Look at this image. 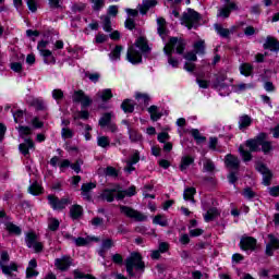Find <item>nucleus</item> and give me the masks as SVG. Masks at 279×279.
I'll use <instances>...</instances> for the list:
<instances>
[{
	"label": "nucleus",
	"mask_w": 279,
	"mask_h": 279,
	"mask_svg": "<svg viewBox=\"0 0 279 279\" xmlns=\"http://www.w3.org/2000/svg\"><path fill=\"white\" fill-rule=\"evenodd\" d=\"M157 32L162 40L169 36V29H167V21L162 17L157 19Z\"/></svg>",
	"instance_id": "20"
},
{
	"label": "nucleus",
	"mask_w": 279,
	"mask_h": 279,
	"mask_svg": "<svg viewBox=\"0 0 279 279\" xmlns=\"http://www.w3.org/2000/svg\"><path fill=\"white\" fill-rule=\"evenodd\" d=\"M25 243L29 250H34L38 254V252H43V242L38 240V235L34 231H29L25 234Z\"/></svg>",
	"instance_id": "8"
},
{
	"label": "nucleus",
	"mask_w": 279,
	"mask_h": 279,
	"mask_svg": "<svg viewBox=\"0 0 279 279\" xmlns=\"http://www.w3.org/2000/svg\"><path fill=\"white\" fill-rule=\"evenodd\" d=\"M72 101L74 104H81V108H88L93 105V99L84 93V90H75L72 95Z\"/></svg>",
	"instance_id": "11"
},
{
	"label": "nucleus",
	"mask_w": 279,
	"mask_h": 279,
	"mask_svg": "<svg viewBox=\"0 0 279 279\" xmlns=\"http://www.w3.org/2000/svg\"><path fill=\"white\" fill-rule=\"evenodd\" d=\"M266 49H270V51H279V43L278 40L268 37L265 44Z\"/></svg>",
	"instance_id": "33"
},
{
	"label": "nucleus",
	"mask_w": 279,
	"mask_h": 279,
	"mask_svg": "<svg viewBox=\"0 0 279 279\" xmlns=\"http://www.w3.org/2000/svg\"><path fill=\"white\" fill-rule=\"evenodd\" d=\"M195 193H196L195 187H187L183 193V197L186 202H192V204H195V198H193Z\"/></svg>",
	"instance_id": "35"
},
{
	"label": "nucleus",
	"mask_w": 279,
	"mask_h": 279,
	"mask_svg": "<svg viewBox=\"0 0 279 279\" xmlns=\"http://www.w3.org/2000/svg\"><path fill=\"white\" fill-rule=\"evenodd\" d=\"M150 51L147 39L140 37L136 39L133 46H130L126 52V60L131 64H141L143 62V56H147Z\"/></svg>",
	"instance_id": "1"
},
{
	"label": "nucleus",
	"mask_w": 279,
	"mask_h": 279,
	"mask_svg": "<svg viewBox=\"0 0 279 279\" xmlns=\"http://www.w3.org/2000/svg\"><path fill=\"white\" fill-rule=\"evenodd\" d=\"M158 5V1L156 0H143L142 4H138V10L141 14H147L151 8H156Z\"/></svg>",
	"instance_id": "21"
},
{
	"label": "nucleus",
	"mask_w": 279,
	"mask_h": 279,
	"mask_svg": "<svg viewBox=\"0 0 279 279\" xmlns=\"http://www.w3.org/2000/svg\"><path fill=\"white\" fill-rule=\"evenodd\" d=\"M140 160H141V153L138 150H133L129 160H126V167L124 168V171L126 173H132V171L136 169L134 168V165H137Z\"/></svg>",
	"instance_id": "14"
},
{
	"label": "nucleus",
	"mask_w": 279,
	"mask_h": 279,
	"mask_svg": "<svg viewBox=\"0 0 279 279\" xmlns=\"http://www.w3.org/2000/svg\"><path fill=\"white\" fill-rule=\"evenodd\" d=\"M39 53L43 56L45 64H56V57H53L51 50H40Z\"/></svg>",
	"instance_id": "25"
},
{
	"label": "nucleus",
	"mask_w": 279,
	"mask_h": 279,
	"mask_svg": "<svg viewBox=\"0 0 279 279\" xmlns=\"http://www.w3.org/2000/svg\"><path fill=\"white\" fill-rule=\"evenodd\" d=\"M184 58H185V60H187L184 64L185 71H187L189 73H193V71H195V63H192V62L197 61V53L196 52H187L184 56Z\"/></svg>",
	"instance_id": "18"
},
{
	"label": "nucleus",
	"mask_w": 279,
	"mask_h": 279,
	"mask_svg": "<svg viewBox=\"0 0 279 279\" xmlns=\"http://www.w3.org/2000/svg\"><path fill=\"white\" fill-rule=\"evenodd\" d=\"M126 271L131 278H141L143 271H145V263H143V257L138 253H132L125 262Z\"/></svg>",
	"instance_id": "3"
},
{
	"label": "nucleus",
	"mask_w": 279,
	"mask_h": 279,
	"mask_svg": "<svg viewBox=\"0 0 279 279\" xmlns=\"http://www.w3.org/2000/svg\"><path fill=\"white\" fill-rule=\"evenodd\" d=\"M64 98V92L62 89H53L52 90V99L56 101H60V99Z\"/></svg>",
	"instance_id": "53"
},
{
	"label": "nucleus",
	"mask_w": 279,
	"mask_h": 279,
	"mask_svg": "<svg viewBox=\"0 0 279 279\" xmlns=\"http://www.w3.org/2000/svg\"><path fill=\"white\" fill-rule=\"evenodd\" d=\"M113 245H114V242H112L111 239L104 240L101 244V248L98 252L99 256L104 257V252H106V250H110V247H112Z\"/></svg>",
	"instance_id": "37"
},
{
	"label": "nucleus",
	"mask_w": 279,
	"mask_h": 279,
	"mask_svg": "<svg viewBox=\"0 0 279 279\" xmlns=\"http://www.w3.org/2000/svg\"><path fill=\"white\" fill-rule=\"evenodd\" d=\"M84 165V161L77 160L75 163H70V167L75 173H80L82 171V166Z\"/></svg>",
	"instance_id": "60"
},
{
	"label": "nucleus",
	"mask_w": 279,
	"mask_h": 279,
	"mask_svg": "<svg viewBox=\"0 0 279 279\" xmlns=\"http://www.w3.org/2000/svg\"><path fill=\"white\" fill-rule=\"evenodd\" d=\"M193 162H195V159H193V157H191V156H183L181 158L180 170L181 171H186V169H189V166L193 165Z\"/></svg>",
	"instance_id": "31"
},
{
	"label": "nucleus",
	"mask_w": 279,
	"mask_h": 279,
	"mask_svg": "<svg viewBox=\"0 0 279 279\" xmlns=\"http://www.w3.org/2000/svg\"><path fill=\"white\" fill-rule=\"evenodd\" d=\"M265 138L267 137H262L259 147H262L264 154H269L272 149L271 142H265Z\"/></svg>",
	"instance_id": "45"
},
{
	"label": "nucleus",
	"mask_w": 279,
	"mask_h": 279,
	"mask_svg": "<svg viewBox=\"0 0 279 279\" xmlns=\"http://www.w3.org/2000/svg\"><path fill=\"white\" fill-rule=\"evenodd\" d=\"M71 265H73V258H71V256L63 255L61 258H57L54 260V266L60 271L69 270V267H71Z\"/></svg>",
	"instance_id": "13"
},
{
	"label": "nucleus",
	"mask_w": 279,
	"mask_h": 279,
	"mask_svg": "<svg viewBox=\"0 0 279 279\" xmlns=\"http://www.w3.org/2000/svg\"><path fill=\"white\" fill-rule=\"evenodd\" d=\"M121 108L123 112H134V104L130 99L124 100L121 105Z\"/></svg>",
	"instance_id": "41"
},
{
	"label": "nucleus",
	"mask_w": 279,
	"mask_h": 279,
	"mask_svg": "<svg viewBox=\"0 0 279 279\" xmlns=\"http://www.w3.org/2000/svg\"><path fill=\"white\" fill-rule=\"evenodd\" d=\"M203 167L204 171H215V163L209 159L204 160Z\"/></svg>",
	"instance_id": "55"
},
{
	"label": "nucleus",
	"mask_w": 279,
	"mask_h": 279,
	"mask_svg": "<svg viewBox=\"0 0 279 279\" xmlns=\"http://www.w3.org/2000/svg\"><path fill=\"white\" fill-rule=\"evenodd\" d=\"M84 213V209L82 208V206L80 205H73L71 208H70V216L73 218V219H80V217L83 215Z\"/></svg>",
	"instance_id": "32"
},
{
	"label": "nucleus",
	"mask_w": 279,
	"mask_h": 279,
	"mask_svg": "<svg viewBox=\"0 0 279 279\" xmlns=\"http://www.w3.org/2000/svg\"><path fill=\"white\" fill-rule=\"evenodd\" d=\"M135 99H137L138 104H147L149 101V96H147V94L136 93Z\"/></svg>",
	"instance_id": "51"
},
{
	"label": "nucleus",
	"mask_w": 279,
	"mask_h": 279,
	"mask_svg": "<svg viewBox=\"0 0 279 279\" xmlns=\"http://www.w3.org/2000/svg\"><path fill=\"white\" fill-rule=\"evenodd\" d=\"M10 69L14 71V73H21V71H23V64L21 62H12Z\"/></svg>",
	"instance_id": "59"
},
{
	"label": "nucleus",
	"mask_w": 279,
	"mask_h": 279,
	"mask_svg": "<svg viewBox=\"0 0 279 279\" xmlns=\"http://www.w3.org/2000/svg\"><path fill=\"white\" fill-rule=\"evenodd\" d=\"M15 123H23V110L12 111Z\"/></svg>",
	"instance_id": "54"
},
{
	"label": "nucleus",
	"mask_w": 279,
	"mask_h": 279,
	"mask_svg": "<svg viewBox=\"0 0 279 279\" xmlns=\"http://www.w3.org/2000/svg\"><path fill=\"white\" fill-rule=\"evenodd\" d=\"M97 145L102 148L110 147V138L108 136H98Z\"/></svg>",
	"instance_id": "44"
},
{
	"label": "nucleus",
	"mask_w": 279,
	"mask_h": 279,
	"mask_svg": "<svg viewBox=\"0 0 279 279\" xmlns=\"http://www.w3.org/2000/svg\"><path fill=\"white\" fill-rule=\"evenodd\" d=\"M243 196H244L246 199H254V197H256V193H255L254 191H252V189L246 187V189H244V191H243Z\"/></svg>",
	"instance_id": "57"
},
{
	"label": "nucleus",
	"mask_w": 279,
	"mask_h": 279,
	"mask_svg": "<svg viewBox=\"0 0 279 279\" xmlns=\"http://www.w3.org/2000/svg\"><path fill=\"white\" fill-rule=\"evenodd\" d=\"M240 247L241 250H244V252H254L256 250V239L252 236H242Z\"/></svg>",
	"instance_id": "12"
},
{
	"label": "nucleus",
	"mask_w": 279,
	"mask_h": 279,
	"mask_svg": "<svg viewBox=\"0 0 279 279\" xmlns=\"http://www.w3.org/2000/svg\"><path fill=\"white\" fill-rule=\"evenodd\" d=\"M7 230L11 232L12 234H21V228L16 225L9 223L7 226Z\"/></svg>",
	"instance_id": "56"
},
{
	"label": "nucleus",
	"mask_w": 279,
	"mask_h": 279,
	"mask_svg": "<svg viewBox=\"0 0 279 279\" xmlns=\"http://www.w3.org/2000/svg\"><path fill=\"white\" fill-rule=\"evenodd\" d=\"M190 133L192 134L196 143H204V141H206V137L202 136V134L199 133V130L197 129L191 130Z\"/></svg>",
	"instance_id": "46"
},
{
	"label": "nucleus",
	"mask_w": 279,
	"mask_h": 279,
	"mask_svg": "<svg viewBox=\"0 0 279 279\" xmlns=\"http://www.w3.org/2000/svg\"><path fill=\"white\" fill-rule=\"evenodd\" d=\"M19 149L21 154L24 155V158H29V151H34L36 146H34V141L26 138L24 143L20 144Z\"/></svg>",
	"instance_id": "17"
},
{
	"label": "nucleus",
	"mask_w": 279,
	"mask_h": 279,
	"mask_svg": "<svg viewBox=\"0 0 279 279\" xmlns=\"http://www.w3.org/2000/svg\"><path fill=\"white\" fill-rule=\"evenodd\" d=\"M214 86L221 97H227V95H230V87H228L226 83L216 81Z\"/></svg>",
	"instance_id": "24"
},
{
	"label": "nucleus",
	"mask_w": 279,
	"mask_h": 279,
	"mask_svg": "<svg viewBox=\"0 0 279 279\" xmlns=\"http://www.w3.org/2000/svg\"><path fill=\"white\" fill-rule=\"evenodd\" d=\"M104 31L105 32H112V26L110 25V16L105 15L101 17Z\"/></svg>",
	"instance_id": "49"
},
{
	"label": "nucleus",
	"mask_w": 279,
	"mask_h": 279,
	"mask_svg": "<svg viewBox=\"0 0 279 279\" xmlns=\"http://www.w3.org/2000/svg\"><path fill=\"white\" fill-rule=\"evenodd\" d=\"M197 23H199V13L193 9H187V12L183 13L181 24L185 25L187 29H193V27H196Z\"/></svg>",
	"instance_id": "7"
},
{
	"label": "nucleus",
	"mask_w": 279,
	"mask_h": 279,
	"mask_svg": "<svg viewBox=\"0 0 279 279\" xmlns=\"http://www.w3.org/2000/svg\"><path fill=\"white\" fill-rule=\"evenodd\" d=\"M95 186H97L95 183H86L82 185V197L84 199H90V191H93V189H95Z\"/></svg>",
	"instance_id": "27"
},
{
	"label": "nucleus",
	"mask_w": 279,
	"mask_h": 279,
	"mask_svg": "<svg viewBox=\"0 0 279 279\" xmlns=\"http://www.w3.org/2000/svg\"><path fill=\"white\" fill-rule=\"evenodd\" d=\"M252 125V118L247 114L240 117L239 119V128L240 130H246Z\"/></svg>",
	"instance_id": "29"
},
{
	"label": "nucleus",
	"mask_w": 279,
	"mask_h": 279,
	"mask_svg": "<svg viewBox=\"0 0 279 279\" xmlns=\"http://www.w3.org/2000/svg\"><path fill=\"white\" fill-rule=\"evenodd\" d=\"M33 106L37 109V110H45V108H47V106L45 105V101L40 98H36L33 100Z\"/></svg>",
	"instance_id": "52"
},
{
	"label": "nucleus",
	"mask_w": 279,
	"mask_h": 279,
	"mask_svg": "<svg viewBox=\"0 0 279 279\" xmlns=\"http://www.w3.org/2000/svg\"><path fill=\"white\" fill-rule=\"evenodd\" d=\"M205 49H206V45L204 44V40H198L194 44V51L198 56H204Z\"/></svg>",
	"instance_id": "38"
},
{
	"label": "nucleus",
	"mask_w": 279,
	"mask_h": 279,
	"mask_svg": "<svg viewBox=\"0 0 279 279\" xmlns=\"http://www.w3.org/2000/svg\"><path fill=\"white\" fill-rule=\"evenodd\" d=\"M129 136H130V140H131L133 143H137V141H141V138H143V136L141 135V133H137L136 131L130 130V129H129Z\"/></svg>",
	"instance_id": "50"
},
{
	"label": "nucleus",
	"mask_w": 279,
	"mask_h": 279,
	"mask_svg": "<svg viewBox=\"0 0 279 279\" xmlns=\"http://www.w3.org/2000/svg\"><path fill=\"white\" fill-rule=\"evenodd\" d=\"M153 223H155L156 226H161L162 228H167V226H169L167 217L162 215L155 216V218L153 219Z\"/></svg>",
	"instance_id": "36"
},
{
	"label": "nucleus",
	"mask_w": 279,
	"mask_h": 279,
	"mask_svg": "<svg viewBox=\"0 0 279 279\" xmlns=\"http://www.w3.org/2000/svg\"><path fill=\"white\" fill-rule=\"evenodd\" d=\"M217 215H219V210H217V208H211L204 215V219L207 222L213 221Z\"/></svg>",
	"instance_id": "42"
},
{
	"label": "nucleus",
	"mask_w": 279,
	"mask_h": 279,
	"mask_svg": "<svg viewBox=\"0 0 279 279\" xmlns=\"http://www.w3.org/2000/svg\"><path fill=\"white\" fill-rule=\"evenodd\" d=\"M215 29L219 36H222V38H228V36H230V31H228V28H223L221 25L216 24Z\"/></svg>",
	"instance_id": "47"
},
{
	"label": "nucleus",
	"mask_w": 279,
	"mask_h": 279,
	"mask_svg": "<svg viewBox=\"0 0 279 279\" xmlns=\"http://www.w3.org/2000/svg\"><path fill=\"white\" fill-rule=\"evenodd\" d=\"M170 138L171 136H169V133L167 132H161L157 136L159 143H167V141H169Z\"/></svg>",
	"instance_id": "61"
},
{
	"label": "nucleus",
	"mask_w": 279,
	"mask_h": 279,
	"mask_svg": "<svg viewBox=\"0 0 279 279\" xmlns=\"http://www.w3.org/2000/svg\"><path fill=\"white\" fill-rule=\"evenodd\" d=\"M17 130L21 136H29V134H32L29 126H19Z\"/></svg>",
	"instance_id": "58"
},
{
	"label": "nucleus",
	"mask_w": 279,
	"mask_h": 279,
	"mask_svg": "<svg viewBox=\"0 0 279 279\" xmlns=\"http://www.w3.org/2000/svg\"><path fill=\"white\" fill-rule=\"evenodd\" d=\"M253 87L254 86L252 84L240 83V84L233 85V90L234 93H245V90Z\"/></svg>",
	"instance_id": "39"
},
{
	"label": "nucleus",
	"mask_w": 279,
	"mask_h": 279,
	"mask_svg": "<svg viewBox=\"0 0 279 279\" xmlns=\"http://www.w3.org/2000/svg\"><path fill=\"white\" fill-rule=\"evenodd\" d=\"M253 71H254V68L250 63H242L240 65L241 75H244L245 77H250Z\"/></svg>",
	"instance_id": "34"
},
{
	"label": "nucleus",
	"mask_w": 279,
	"mask_h": 279,
	"mask_svg": "<svg viewBox=\"0 0 279 279\" xmlns=\"http://www.w3.org/2000/svg\"><path fill=\"white\" fill-rule=\"evenodd\" d=\"M274 250H279V239L274 234H268V243L266 245V255L274 256Z\"/></svg>",
	"instance_id": "16"
},
{
	"label": "nucleus",
	"mask_w": 279,
	"mask_h": 279,
	"mask_svg": "<svg viewBox=\"0 0 279 279\" xmlns=\"http://www.w3.org/2000/svg\"><path fill=\"white\" fill-rule=\"evenodd\" d=\"M262 138H267V134L260 133L257 136V138L246 141V147L250 150H247V148H245V146H243V145L240 146L239 151H240L244 162H250V160H252V153L251 151H258V149L260 147V140Z\"/></svg>",
	"instance_id": "4"
},
{
	"label": "nucleus",
	"mask_w": 279,
	"mask_h": 279,
	"mask_svg": "<svg viewBox=\"0 0 279 279\" xmlns=\"http://www.w3.org/2000/svg\"><path fill=\"white\" fill-rule=\"evenodd\" d=\"M204 234V230L196 228V229H190V236H202Z\"/></svg>",
	"instance_id": "64"
},
{
	"label": "nucleus",
	"mask_w": 279,
	"mask_h": 279,
	"mask_svg": "<svg viewBox=\"0 0 279 279\" xmlns=\"http://www.w3.org/2000/svg\"><path fill=\"white\" fill-rule=\"evenodd\" d=\"M28 193H31V195H40V193H43V186H40L38 182H35L28 187Z\"/></svg>",
	"instance_id": "40"
},
{
	"label": "nucleus",
	"mask_w": 279,
	"mask_h": 279,
	"mask_svg": "<svg viewBox=\"0 0 279 279\" xmlns=\"http://www.w3.org/2000/svg\"><path fill=\"white\" fill-rule=\"evenodd\" d=\"M256 170L263 175V184L265 186H269V184H271V178H272L271 171L267 167H265V165L263 163H258L256 166Z\"/></svg>",
	"instance_id": "15"
},
{
	"label": "nucleus",
	"mask_w": 279,
	"mask_h": 279,
	"mask_svg": "<svg viewBox=\"0 0 279 279\" xmlns=\"http://www.w3.org/2000/svg\"><path fill=\"white\" fill-rule=\"evenodd\" d=\"M120 213L125 217H129V219H133V221H147V216L129 206L121 205Z\"/></svg>",
	"instance_id": "9"
},
{
	"label": "nucleus",
	"mask_w": 279,
	"mask_h": 279,
	"mask_svg": "<svg viewBox=\"0 0 279 279\" xmlns=\"http://www.w3.org/2000/svg\"><path fill=\"white\" fill-rule=\"evenodd\" d=\"M132 197L133 195H136V189L134 186L130 187L126 191L121 190V186H116L112 190H105L102 192V199H106L107 202H114L116 199H123V197Z\"/></svg>",
	"instance_id": "5"
},
{
	"label": "nucleus",
	"mask_w": 279,
	"mask_h": 279,
	"mask_svg": "<svg viewBox=\"0 0 279 279\" xmlns=\"http://www.w3.org/2000/svg\"><path fill=\"white\" fill-rule=\"evenodd\" d=\"M62 138H73V132L71 129L63 128L61 131Z\"/></svg>",
	"instance_id": "62"
},
{
	"label": "nucleus",
	"mask_w": 279,
	"mask_h": 279,
	"mask_svg": "<svg viewBox=\"0 0 279 279\" xmlns=\"http://www.w3.org/2000/svg\"><path fill=\"white\" fill-rule=\"evenodd\" d=\"M93 3V10H100L101 8H104V0H90Z\"/></svg>",
	"instance_id": "63"
},
{
	"label": "nucleus",
	"mask_w": 279,
	"mask_h": 279,
	"mask_svg": "<svg viewBox=\"0 0 279 279\" xmlns=\"http://www.w3.org/2000/svg\"><path fill=\"white\" fill-rule=\"evenodd\" d=\"M8 263H10V255L8 251H2L0 254V269H2L4 276H12V271H17L19 266L14 262L10 263V265Z\"/></svg>",
	"instance_id": "6"
},
{
	"label": "nucleus",
	"mask_w": 279,
	"mask_h": 279,
	"mask_svg": "<svg viewBox=\"0 0 279 279\" xmlns=\"http://www.w3.org/2000/svg\"><path fill=\"white\" fill-rule=\"evenodd\" d=\"M184 47H185L184 40L178 39L177 37L170 38L169 43L166 44L163 51L166 56H168V63L170 64V66H173V69H178L180 61H178L171 56L174 51L179 54L184 53Z\"/></svg>",
	"instance_id": "2"
},
{
	"label": "nucleus",
	"mask_w": 279,
	"mask_h": 279,
	"mask_svg": "<svg viewBox=\"0 0 279 279\" xmlns=\"http://www.w3.org/2000/svg\"><path fill=\"white\" fill-rule=\"evenodd\" d=\"M225 165L228 169L236 170L239 169V165H241V160L232 155H227Z\"/></svg>",
	"instance_id": "23"
},
{
	"label": "nucleus",
	"mask_w": 279,
	"mask_h": 279,
	"mask_svg": "<svg viewBox=\"0 0 279 279\" xmlns=\"http://www.w3.org/2000/svg\"><path fill=\"white\" fill-rule=\"evenodd\" d=\"M148 112L150 114L151 121H158L162 118V112L160 111V108L156 106H150L148 108Z\"/></svg>",
	"instance_id": "28"
},
{
	"label": "nucleus",
	"mask_w": 279,
	"mask_h": 279,
	"mask_svg": "<svg viewBox=\"0 0 279 279\" xmlns=\"http://www.w3.org/2000/svg\"><path fill=\"white\" fill-rule=\"evenodd\" d=\"M232 10H239L236 2H229L228 5L219 9L218 13H217L218 19H228L230 16V12H232Z\"/></svg>",
	"instance_id": "19"
},
{
	"label": "nucleus",
	"mask_w": 279,
	"mask_h": 279,
	"mask_svg": "<svg viewBox=\"0 0 279 279\" xmlns=\"http://www.w3.org/2000/svg\"><path fill=\"white\" fill-rule=\"evenodd\" d=\"M112 120V113H105L100 120H99V125L101 128H106L110 124V121Z\"/></svg>",
	"instance_id": "43"
},
{
	"label": "nucleus",
	"mask_w": 279,
	"mask_h": 279,
	"mask_svg": "<svg viewBox=\"0 0 279 279\" xmlns=\"http://www.w3.org/2000/svg\"><path fill=\"white\" fill-rule=\"evenodd\" d=\"M48 204L51 206L52 210H64L71 204L69 197L58 198L54 195H48Z\"/></svg>",
	"instance_id": "10"
},
{
	"label": "nucleus",
	"mask_w": 279,
	"mask_h": 279,
	"mask_svg": "<svg viewBox=\"0 0 279 279\" xmlns=\"http://www.w3.org/2000/svg\"><path fill=\"white\" fill-rule=\"evenodd\" d=\"M48 228L49 230H52V232H56V230L60 228V221L56 218H50L48 221Z\"/></svg>",
	"instance_id": "48"
},
{
	"label": "nucleus",
	"mask_w": 279,
	"mask_h": 279,
	"mask_svg": "<svg viewBox=\"0 0 279 279\" xmlns=\"http://www.w3.org/2000/svg\"><path fill=\"white\" fill-rule=\"evenodd\" d=\"M96 97H98V99H101V101H110V98L112 97V89L107 88L99 90L96 94Z\"/></svg>",
	"instance_id": "30"
},
{
	"label": "nucleus",
	"mask_w": 279,
	"mask_h": 279,
	"mask_svg": "<svg viewBox=\"0 0 279 279\" xmlns=\"http://www.w3.org/2000/svg\"><path fill=\"white\" fill-rule=\"evenodd\" d=\"M123 51V46H116L113 50L109 53V59L111 62H119L121 60V52Z\"/></svg>",
	"instance_id": "26"
},
{
	"label": "nucleus",
	"mask_w": 279,
	"mask_h": 279,
	"mask_svg": "<svg viewBox=\"0 0 279 279\" xmlns=\"http://www.w3.org/2000/svg\"><path fill=\"white\" fill-rule=\"evenodd\" d=\"M73 243L77 245V247H83L84 245H88L93 243V241H99V238L96 236H86V238H72Z\"/></svg>",
	"instance_id": "22"
}]
</instances>
